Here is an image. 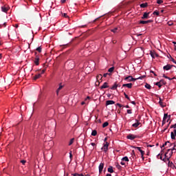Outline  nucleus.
I'll use <instances>...</instances> for the list:
<instances>
[{
    "label": "nucleus",
    "instance_id": "f257e3e1",
    "mask_svg": "<svg viewBox=\"0 0 176 176\" xmlns=\"http://www.w3.org/2000/svg\"><path fill=\"white\" fill-rule=\"evenodd\" d=\"M126 138H127L128 140H133L138 138V135H134V134L129 133V134L126 136Z\"/></svg>",
    "mask_w": 176,
    "mask_h": 176
},
{
    "label": "nucleus",
    "instance_id": "f03ea898",
    "mask_svg": "<svg viewBox=\"0 0 176 176\" xmlns=\"http://www.w3.org/2000/svg\"><path fill=\"white\" fill-rule=\"evenodd\" d=\"M173 67H174L173 65L168 64V65L164 66L163 69H164V70L169 71V70H170L171 68Z\"/></svg>",
    "mask_w": 176,
    "mask_h": 176
},
{
    "label": "nucleus",
    "instance_id": "7ed1b4c3",
    "mask_svg": "<svg viewBox=\"0 0 176 176\" xmlns=\"http://www.w3.org/2000/svg\"><path fill=\"white\" fill-rule=\"evenodd\" d=\"M109 146V144L108 142H106V143L104 144V146L102 147V150H104L105 153L108 151V147Z\"/></svg>",
    "mask_w": 176,
    "mask_h": 176
},
{
    "label": "nucleus",
    "instance_id": "20e7f679",
    "mask_svg": "<svg viewBox=\"0 0 176 176\" xmlns=\"http://www.w3.org/2000/svg\"><path fill=\"white\" fill-rule=\"evenodd\" d=\"M136 122L132 124L133 128H138L140 125H141V122H140L138 120H135Z\"/></svg>",
    "mask_w": 176,
    "mask_h": 176
},
{
    "label": "nucleus",
    "instance_id": "39448f33",
    "mask_svg": "<svg viewBox=\"0 0 176 176\" xmlns=\"http://www.w3.org/2000/svg\"><path fill=\"white\" fill-rule=\"evenodd\" d=\"M149 14L150 12H144V14L142 17V19H147L149 18Z\"/></svg>",
    "mask_w": 176,
    "mask_h": 176
},
{
    "label": "nucleus",
    "instance_id": "423d86ee",
    "mask_svg": "<svg viewBox=\"0 0 176 176\" xmlns=\"http://www.w3.org/2000/svg\"><path fill=\"white\" fill-rule=\"evenodd\" d=\"M133 148L135 149H138L140 152L142 157H144V155H145V151H144V150H141V147H133Z\"/></svg>",
    "mask_w": 176,
    "mask_h": 176
},
{
    "label": "nucleus",
    "instance_id": "0eeeda50",
    "mask_svg": "<svg viewBox=\"0 0 176 176\" xmlns=\"http://www.w3.org/2000/svg\"><path fill=\"white\" fill-rule=\"evenodd\" d=\"M144 77H145V75L139 76V77H138L137 78H133V77H132V79H133V80H131V82H132V81H136V80H142V79L144 78Z\"/></svg>",
    "mask_w": 176,
    "mask_h": 176
},
{
    "label": "nucleus",
    "instance_id": "6e6552de",
    "mask_svg": "<svg viewBox=\"0 0 176 176\" xmlns=\"http://www.w3.org/2000/svg\"><path fill=\"white\" fill-rule=\"evenodd\" d=\"M175 137H176V129L171 132V139L175 140Z\"/></svg>",
    "mask_w": 176,
    "mask_h": 176
},
{
    "label": "nucleus",
    "instance_id": "1a4fd4ad",
    "mask_svg": "<svg viewBox=\"0 0 176 176\" xmlns=\"http://www.w3.org/2000/svg\"><path fill=\"white\" fill-rule=\"evenodd\" d=\"M39 60H40V58L38 56L36 55V57L35 58V60H34V63L36 64V66L39 65Z\"/></svg>",
    "mask_w": 176,
    "mask_h": 176
},
{
    "label": "nucleus",
    "instance_id": "9d476101",
    "mask_svg": "<svg viewBox=\"0 0 176 176\" xmlns=\"http://www.w3.org/2000/svg\"><path fill=\"white\" fill-rule=\"evenodd\" d=\"M104 163H101V164H100V166H99V173H100V174L102 173V170H103V168H104Z\"/></svg>",
    "mask_w": 176,
    "mask_h": 176
},
{
    "label": "nucleus",
    "instance_id": "9b49d317",
    "mask_svg": "<svg viewBox=\"0 0 176 176\" xmlns=\"http://www.w3.org/2000/svg\"><path fill=\"white\" fill-rule=\"evenodd\" d=\"M170 118H171V116L170 115H168L167 113H165L164 114V118H163V120L164 121H166V120L168 118V120H170Z\"/></svg>",
    "mask_w": 176,
    "mask_h": 176
},
{
    "label": "nucleus",
    "instance_id": "f8f14e48",
    "mask_svg": "<svg viewBox=\"0 0 176 176\" xmlns=\"http://www.w3.org/2000/svg\"><path fill=\"white\" fill-rule=\"evenodd\" d=\"M123 87H127L129 89H131L133 87L132 82H130L129 84H124L122 85Z\"/></svg>",
    "mask_w": 176,
    "mask_h": 176
},
{
    "label": "nucleus",
    "instance_id": "ddd939ff",
    "mask_svg": "<svg viewBox=\"0 0 176 176\" xmlns=\"http://www.w3.org/2000/svg\"><path fill=\"white\" fill-rule=\"evenodd\" d=\"M152 22H153V21H151V20L140 21L139 23H140V24H147V23H152Z\"/></svg>",
    "mask_w": 176,
    "mask_h": 176
},
{
    "label": "nucleus",
    "instance_id": "4468645a",
    "mask_svg": "<svg viewBox=\"0 0 176 176\" xmlns=\"http://www.w3.org/2000/svg\"><path fill=\"white\" fill-rule=\"evenodd\" d=\"M131 80H133V76H128L124 78V80H127L128 82H131Z\"/></svg>",
    "mask_w": 176,
    "mask_h": 176
},
{
    "label": "nucleus",
    "instance_id": "2eb2a0df",
    "mask_svg": "<svg viewBox=\"0 0 176 176\" xmlns=\"http://www.w3.org/2000/svg\"><path fill=\"white\" fill-rule=\"evenodd\" d=\"M108 82H104V85L100 87L101 89L109 88Z\"/></svg>",
    "mask_w": 176,
    "mask_h": 176
},
{
    "label": "nucleus",
    "instance_id": "dca6fc26",
    "mask_svg": "<svg viewBox=\"0 0 176 176\" xmlns=\"http://www.w3.org/2000/svg\"><path fill=\"white\" fill-rule=\"evenodd\" d=\"M115 104V102L113 100H107L106 101V105H110Z\"/></svg>",
    "mask_w": 176,
    "mask_h": 176
},
{
    "label": "nucleus",
    "instance_id": "f3484780",
    "mask_svg": "<svg viewBox=\"0 0 176 176\" xmlns=\"http://www.w3.org/2000/svg\"><path fill=\"white\" fill-rule=\"evenodd\" d=\"M163 78H164L166 79H168L169 80H172L176 79L175 77H173V78H170V77H168V76L165 75L164 74H163Z\"/></svg>",
    "mask_w": 176,
    "mask_h": 176
},
{
    "label": "nucleus",
    "instance_id": "a211bd4d",
    "mask_svg": "<svg viewBox=\"0 0 176 176\" xmlns=\"http://www.w3.org/2000/svg\"><path fill=\"white\" fill-rule=\"evenodd\" d=\"M41 77V74H38L35 75V76L34 77V80H36L37 79H39Z\"/></svg>",
    "mask_w": 176,
    "mask_h": 176
},
{
    "label": "nucleus",
    "instance_id": "6ab92c4d",
    "mask_svg": "<svg viewBox=\"0 0 176 176\" xmlns=\"http://www.w3.org/2000/svg\"><path fill=\"white\" fill-rule=\"evenodd\" d=\"M1 10H2V12L6 13V12H8V9L6 6H2L1 7Z\"/></svg>",
    "mask_w": 176,
    "mask_h": 176
},
{
    "label": "nucleus",
    "instance_id": "aec40b11",
    "mask_svg": "<svg viewBox=\"0 0 176 176\" xmlns=\"http://www.w3.org/2000/svg\"><path fill=\"white\" fill-rule=\"evenodd\" d=\"M159 103H160V104L162 107H164L166 106V104L162 102V100L161 98H160V102H159Z\"/></svg>",
    "mask_w": 176,
    "mask_h": 176
},
{
    "label": "nucleus",
    "instance_id": "412c9836",
    "mask_svg": "<svg viewBox=\"0 0 176 176\" xmlns=\"http://www.w3.org/2000/svg\"><path fill=\"white\" fill-rule=\"evenodd\" d=\"M147 6H148L147 3H141V4H140V8H146Z\"/></svg>",
    "mask_w": 176,
    "mask_h": 176
},
{
    "label": "nucleus",
    "instance_id": "4be33fe9",
    "mask_svg": "<svg viewBox=\"0 0 176 176\" xmlns=\"http://www.w3.org/2000/svg\"><path fill=\"white\" fill-rule=\"evenodd\" d=\"M107 171L110 173H113L114 172L112 166L109 167V168H107Z\"/></svg>",
    "mask_w": 176,
    "mask_h": 176
},
{
    "label": "nucleus",
    "instance_id": "5701e85b",
    "mask_svg": "<svg viewBox=\"0 0 176 176\" xmlns=\"http://www.w3.org/2000/svg\"><path fill=\"white\" fill-rule=\"evenodd\" d=\"M118 87V85H117L116 82H115V84L111 87V89L112 90L117 89Z\"/></svg>",
    "mask_w": 176,
    "mask_h": 176
},
{
    "label": "nucleus",
    "instance_id": "b1692460",
    "mask_svg": "<svg viewBox=\"0 0 176 176\" xmlns=\"http://www.w3.org/2000/svg\"><path fill=\"white\" fill-rule=\"evenodd\" d=\"M151 56L153 58H155V56H158V55L155 52H151Z\"/></svg>",
    "mask_w": 176,
    "mask_h": 176
},
{
    "label": "nucleus",
    "instance_id": "393cba45",
    "mask_svg": "<svg viewBox=\"0 0 176 176\" xmlns=\"http://www.w3.org/2000/svg\"><path fill=\"white\" fill-rule=\"evenodd\" d=\"M74 141H75V138H72L69 142V146H72L74 144Z\"/></svg>",
    "mask_w": 176,
    "mask_h": 176
},
{
    "label": "nucleus",
    "instance_id": "a878e982",
    "mask_svg": "<svg viewBox=\"0 0 176 176\" xmlns=\"http://www.w3.org/2000/svg\"><path fill=\"white\" fill-rule=\"evenodd\" d=\"M92 136H96L97 135V131L96 130H93L91 133Z\"/></svg>",
    "mask_w": 176,
    "mask_h": 176
},
{
    "label": "nucleus",
    "instance_id": "bb28decb",
    "mask_svg": "<svg viewBox=\"0 0 176 176\" xmlns=\"http://www.w3.org/2000/svg\"><path fill=\"white\" fill-rule=\"evenodd\" d=\"M122 161L129 162V160L128 157H124L122 158Z\"/></svg>",
    "mask_w": 176,
    "mask_h": 176
},
{
    "label": "nucleus",
    "instance_id": "cd10ccee",
    "mask_svg": "<svg viewBox=\"0 0 176 176\" xmlns=\"http://www.w3.org/2000/svg\"><path fill=\"white\" fill-rule=\"evenodd\" d=\"M109 126V122H105L103 124H102V127L103 128H106Z\"/></svg>",
    "mask_w": 176,
    "mask_h": 176
},
{
    "label": "nucleus",
    "instance_id": "c85d7f7f",
    "mask_svg": "<svg viewBox=\"0 0 176 176\" xmlns=\"http://www.w3.org/2000/svg\"><path fill=\"white\" fill-rule=\"evenodd\" d=\"M159 82L162 85H162H166V81H164V80H160V81H159Z\"/></svg>",
    "mask_w": 176,
    "mask_h": 176
},
{
    "label": "nucleus",
    "instance_id": "c756f323",
    "mask_svg": "<svg viewBox=\"0 0 176 176\" xmlns=\"http://www.w3.org/2000/svg\"><path fill=\"white\" fill-rule=\"evenodd\" d=\"M115 69L114 67H111L110 68H109V72L112 73Z\"/></svg>",
    "mask_w": 176,
    "mask_h": 176
},
{
    "label": "nucleus",
    "instance_id": "7c9ffc66",
    "mask_svg": "<svg viewBox=\"0 0 176 176\" xmlns=\"http://www.w3.org/2000/svg\"><path fill=\"white\" fill-rule=\"evenodd\" d=\"M136 158V155H131V157H130V160L133 162Z\"/></svg>",
    "mask_w": 176,
    "mask_h": 176
},
{
    "label": "nucleus",
    "instance_id": "2f4dec72",
    "mask_svg": "<svg viewBox=\"0 0 176 176\" xmlns=\"http://www.w3.org/2000/svg\"><path fill=\"white\" fill-rule=\"evenodd\" d=\"M72 176H84L82 174H78V173H74L72 174Z\"/></svg>",
    "mask_w": 176,
    "mask_h": 176
},
{
    "label": "nucleus",
    "instance_id": "473e14b6",
    "mask_svg": "<svg viewBox=\"0 0 176 176\" xmlns=\"http://www.w3.org/2000/svg\"><path fill=\"white\" fill-rule=\"evenodd\" d=\"M145 87H146L147 89H151V85H148V84H147V83H146Z\"/></svg>",
    "mask_w": 176,
    "mask_h": 176
},
{
    "label": "nucleus",
    "instance_id": "72a5a7b5",
    "mask_svg": "<svg viewBox=\"0 0 176 176\" xmlns=\"http://www.w3.org/2000/svg\"><path fill=\"white\" fill-rule=\"evenodd\" d=\"M118 28H115L114 29L111 30V32L113 33H116L118 32Z\"/></svg>",
    "mask_w": 176,
    "mask_h": 176
},
{
    "label": "nucleus",
    "instance_id": "f704fd0d",
    "mask_svg": "<svg viewBox=\"0 0 176 176\" xmlns=\"http://www.w3.org/2000/svg\"><path fill=\"white\" fill-rule=\"evenodd\" d=\"M36 50H37L38 52L41 53V52H42V48H41V47H37Z\"/></svg>",
    "mask_w": 176,
    "mask_h": 176
},
{
    "label": "nucleus",
    "instance_id": "c9c22d12",
    "mask_svg": "<svg viewBox=\"0 0 176 176\" xmlns=\"http://www.w3.org/2000/svg\"><path fill=\"white\" fill-rule=\"evenodd\" d=\"M124 97H125L126 99H128L129 101H131V98L129 97L128 95H126V93H124Z\"/></svg>",
    "mask_w": 176,
    "mask_h": 176
},
{
    "label": "nucleus",
    "instance_id": "e433bc0d",
    "mask_svg": "<svg viewBox=\"0 0 176 176\" xmlns=\"http://www.w3.org/2000/svg\"><path fill=\"white\" fill-rule=\"evenodd\" d=\"M157 158H158V159H160L161 160L164 161V159H162V155H160V154H159V155H157Z\"/></svg>",
    "mask_w": 176,
    "mask_h": 176
},
{
    "label": "nucleus",
    "instance_id": "4c0bfd02",
    "mask_svg": "<svg viewBox=\"0 0 176 176\" xmlns=\"http://www.w3.org/2000/svg\"><path fill=\"white\" fill-rule=\"evenodd\" d=\"M155 85L158 86L159 88H161L162 86V85H161V82H160V81H159V82H156Z\"/></svg>",
    "mask_w": 176,
    "mask_h": 176
},
{
    "label": "nucleus",
    "instance_id": "58836bf2",
    "mask_svg": "<svg viewBox=\"0 0 176 176\" xmlns=\"http://www.w3.org/2000/svg\"><path fill=\"white\" fill-rule=\"evenodd\" d=\"M153 14H154V15L155 14L157 16H159L160 12H159V11H154Z\"/></svg>",
    "mask_w": 176,
    "mask_h": 176
},
{
    "label": "nucleus",
    "instance_id": "ea45409f",
    "mask_svg": "<svg viewBox=\"0 0 176 176\" xmlns=\"http://www.w3.org/2000/svg\"><path fill=\"white\" fill-rule=\"evenodd\" d=\"M164 3L163 0H157V4H162V3Z\"/></svg>",
    "mask_w": 176,
    "mask_h": 176
},
{
    "label": "nucleus",
    "instance_id": "a19ab883",
    "mask_svg": "<svg viewBox=\"0 0 176 176\" xmlns=\"http://www.w3.org/2000/svg\"><path fill=\"white\" fill-rule=\"evenodd\" d=\"M170 129H176V124H172V125L170 126Z\"/></svg>",
    "mask_w": 176,
    "mask_h": 176
},
{
    "label": "nucleus",
    "instance_id": "79ce46f5",
    "mask_svg": "<svg viewBox=\"0 0 176 176\" xmlns=\"http://www.w3.org/2000/svg\"><path fill=\"white\" fill-rule=\"evenodd\" d=\"M63 88V86L60 84L59 87L58 88V91H60Z\"/></svg>",
    "mask_w": 176,
    "mask_h": 176
},
{
    "label": "nucleus",
    "instance_id": "37998d69",
    "mask_svg": "<svg viewBox=\"0 0 176 176\" xmlns=\"http://www.w3.org/2000/svg\"><path fill=\"white\" fill-rule=\"evenodd\" d=\"M102 79V74H98V76H97V79Z\"/></svg>",
    "mask_w": 176,
    "mask_h": 176
},
{
    "label": "nucleus",
    "instance_id": "c03bdc74",
    "mask_svg": "<svg viewBox=\"0 0 176 176\" xmlns=\"http://www.w3.org/2000/svg\"><path fill=\"white\" fill-rule=\"evenodd\" d=\"M131 156H136L135 153V150H132Z\"/></svg>",
    "mask_w": 176,
    "mask_h": 176
},
{
    "label": "nucleus",
    "instance_id": "a18cd8bd",
    "mask_svg": "<svg viewBox=\"0 0 176 176\" xmlns=\"http://www.w3.org/2000/svg\"><path fill=\"white\" fill-rule=\"evenodd\" d=\"M170 151H176V144H175L173 146V148H170Z\"/></svg>",
    "mask_w": 176,
    "mask_h": 176
},
{
    "label": "nucleus",
    "instance_id": "49530a36",
    "mask_svg": "<svg viewBox=\"0 0 176 176\" xmlns=\"http://www.w3.org/2000/svg\"><path fill=\"white\" fill-rule=\"evenodd\" d=\"M170 151V148H168V150H167V153L164 155L165 158L167 157V154H168V153Z\"/></svg>",
    "mask_w": 176,
    "mask_h": 176
},
{
    "label": "nucleus",
    "instance_id": "de8ad7c7",
    "mask_svg": "<svg viewBox=\"0 0 176 176\" xmlns=\"http://www.w3.org/2000/svg\"><path fill=\"white\" fill-rule=\"evenodd\" d=\"M108 75H111V74H110V73H105V74H104L103 76H104V78H107V76Z\"/></svg>",
    "mask_w": 176,
    "mask_h": 176
},
{
    "label": "nucleus",
    "instance_id": "09e8293b",
    "mask_svg": "<svg viewBox=\"0 0 176 176\" xmlns=\"http://www.w3.org/2000/svg\"><path fill=\"white\" fill-rule=\"evenodd\" d=\"M126 112H127V113H129V114H131V113H132V110H131V109H127Z\"/></svg>",
    "mask_w": 176,
    "mask_h": 176
},
{
    "label": "nucleus",
    "instance_id": "8fccbe9b",
    "mask_svg": "<svg viewBox=\"0 0 176 176\" xmlns=\"http://www.w3.org/2000/svg\"><path fill=\"white\" fill-rule=\"evenodd\" d=\"M116 166L118 169H121L122 168V166L120 164H117Z\"/></svg>",
    "mask_w": 176,
    "mask_h": 176
},
{
    "label": "nucleus",
    "instance_id": "3c124183",
    "mask_svg": "<svg viewBox=\"0 0 176 176\" xmlns=\"http://www.w3.org/2000/svg\"><path fill=\"white\" fill-rule=\"evenodd\" d=\"M69 157H70V159H72V157H73V155H72V151L69 153Z\"/></svg>",
    "mask_w": 176,
    "mask_h": 176
},
{
    "label": "nucleus",
    "instance_id": "603ef678",
    "mask_svg": "<svg viewBox=\"0 0 176 176\" xmlns=\"http://www.w3.org/2000/svg\"><path fill=\"white\" fill-rule=\"evenodd\" d=\"M168 25L169 26H171V25H173V23L171 21H169V22H168Z\"/></svg>",
    "mask_w": 176,
    "mask_h": 176
},
{
    "label": "nucleus",
    "instance_id": "864d4df0",
    "mask_svg": "<svg viewBox=\"0 0 176 176\" xmlns=\"http://www.w3.org/2000/svg\"><path fill=\"white\" fill-rule=\"evenodd\" d=\"M45 71H46V69H44L41 70V74H45Z\"/></svg>",
    "mask_w": 176,
    "mask_h": 176
},
{
    "label": "nucleus",
    "instance_id": "5fc2aeb1",
    "mask_svg": "<svg viewBox=\"0 0 176 176\" xmlns=\"http://www.w3.org/2000/svg\"><path fill=\"white\" fill-rule=\"evenodd\" d=\"M63 16L65 18H67L68 17V15L67 14H63Z\"/></svg>",
    "mask_w": 176,
    "mask_h": 176
},
{
    "label": "nucleus",
    "instance_id": "6e6d98bb",
    "mask_svg": "<svg viewBox=\"0 0 176 176\" xmlns=\"http://www.w3.org/2000/svg\"><path fill=\"white\" fill-rule=\"evenodd\" d=\"M166 123V121L163 120V121H162V126H164Z\"/></svg>",
    "mask_w": 176,
    "mask_h": 176
},
{
    "label": "nucleus",
    "instance_id": "4d7b16f0",
    "mask_svg": "<svg viewBox=\"0 0 176 176\" xmlns=\"http://www.w3.org/2000/svg\"><path fill=\"white\" fill-rule=\"evenodd\" d=\"M168 143H170V142H169V141L166 142L164 144V146H166Z\"/></svg>",
    "mask_w": 176,
    "mask_h": 176
},
{
    "label": "nucleus",
    "instance_id": "13d9d810",
    "mask_svg": "<svg viewBox=\"0 0 176 176\" xmlns=\"http://www.w3.org/2000/svg\"><path fill=\"white\" fill-rule=\"evenodd\" d=\"M100 18V17L96 19L93 21V23H96L98 20H99Z\"/></svg>",
    "mask_w": 176,
    "mask_h": 176
},
{
    "label": "nucleus",
    "instance_id": "bf43d9fd",
    "mask_svg": "<svg viewBox=\"0 0 176 176\" xmlns=\"http://www.w3.org/2000/svg\"><path fill=\"white\" fill-rule=\"evenodd\" d=\"M171 60L173 62V63L176 64V61L173 58H172Z\"/></svg>",
    "mask_w": 176,
    "mask_h": 176
},
{
    "label": "nucleus",
    "instance_id": "052dcab7",
    "mask_svg": "<svg viewBox=\"0 0 176 176\" xmlns=\"http://www.w3.org/2000/svg\"><path fill=\"white\" fill-rule=\"evenodd\" d=\"M21 162L24 165L25 164L26 161L22 160V161H21Z\"/></svg>",
    "mask_w": 176,
    "mask_h": 176
},
{
    "label": "nucleus",
    "instance_id": "680f3d73",
    "mask_svg": "<svg viewBox=\"0 0 176 176\" xmlns=\"http://www.w3.org/2000/svg\"><path fill=\"white\" fill-rule=\"evenodd\" d=\"M116 105L118 106L119 107H122V105L119 104V103H117Z\"/></svg>",
    "mask_w": 176,
    "mask_h": 176
},
{
    "label": "nucleus",
    "instance_id": "e2e57ef3",
    "mask_svg": "<svg viewBox=\"0 0 176 176\" xmlns=\"http://www.w3.org/2000/svg\"><path fill=\"white\" fill-rule=\"evenodd\" d=\"M91 145L92 146H96V143L91 142Z\"/></svg>",
    "mask_w": 176,
    "mask_h": 176
},
{
    "label": "nucleus",
    "instance_id": "0e129e2a",
    "mask_svg": "<svg viewBox=\"0 0 176 176\" xmlns=\"http://www.w3.org/2000/svg\"><path fill=\"white\" fill-rule=\"evenodd\" d=\"M173 151L170 153V157L173 155Z\"/></svg>",
    "mask_w": 176,
    "mask_h": 176
},
{
    "label": "nucleus",
    "instance_id": "69168bd1",
    "mask_svg": "<svg viewBox=\"0 0 176 176\" xmlns=\"http://www.w3.org/2000/svg\"><path fill=\"white\" fill-rule=\"evenodd\" d=\"M96 86H99V85H100L99 81H98V82L96 83Z\"/></svg>",
    "mask_w": 176,
    "mask_h": 176
},
{
    "label": "nucleus",
    "instance_id": "338daca9",
    "mask_svg": "<svg viewBox=\"0 0 176 176\" xmlns=\"http://www.w3.org/2000/svg\"><path fill=\"white\" fill-rule=\"evenodd\" d=\"M173 43L175 44V50H176V42H173Z\"/></svg>",
    "mask_w": 176,
    "mask_h": 176
},
{
    "label": "nucleus",
    "instance_id": "774afa93",
    "mask_svg": "<svg viewBox=\"0 0 176 176\" xmlns=\"http://www.w3.org/2000/svg\"><path fill=\"white\" fill-rule=\"evenodd\" d=\"M106 176H112L111 174L107 173L106 174Z\"/></svg>",
    "mask_w": 176,
    "mask_h": 176
}]
</instances>
